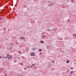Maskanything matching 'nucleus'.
Wrapping results in <instances>:
<instances>
[{
    "label": "nucleus",
    "instance_id": "nucleus-1",
    "mask_svg": "<svg viewBox=\"0 0 76 76\" xmlns=\"http://www.w3.org/2000/svg\"><path fill=\"white\" fill-rule=\"evenodd\" d=\"M30 56H35V53L34 52H31L30 53Z\"/></svg>",
    "mask_w": 76,
    "mask_h": 76
},
{
    "label": "nucleus",
    "instance_id": "nucleus-2",
    "mask_svg": "<svg viewBox=\"0 0 76 76\" xmlns=\"http://www.w3.org/2000/svg\"><path fill=\"white\" fill-rule=\"evenodd\" d=\"M6 56L5 57L6 58H9V57L10 56V55L9 54H6Z\"/></svg>",
    "mask_w": 76,
    "mask_h": 76
},
{
    "label": "nucleus",
    "instance_id": "nucleus-3",
    "mask_svg": "<svg viewBox=\"0 0 76 76\" xmlns=\"http://www.w3.org/2000/svg\"><path fill=\"white\" fill-rule=\"evenodd\" d=\"M12 58V56H10L8 58V60H11Z\"/></svg>",
    "mask_w": 76,
    "mask_h": 76
},
{
    "label": "nucleus",
    "instance_id": "nucleus-4",
    "mask_svg": "<svg viewBox=\"0 0 76 76\" xmlns=\"http://www.w3.org/2000/svg\"><path fill=\"white\" fill-rule=\"evenodd\" d=\"M20 39H23L25 41H26V40H25V37H20Z\"/></svg>",
    "mask_w": 76,
    "mask_h": 76
},
{
    "label": "nucleus",
    "instance_id": "nucleus-5",
    "mask_svg": "<svg viewBox=\"0 0 76 76\" xmlns=\"http://www.w3.org/2000/svg\"><path fill=\"white\" fill-rule=\"evenodd\" d=\"M40 42H41V43H44V42L42 41V40H41L40 41Z\"/></svg>",
    "mask_w": 76,
    "mask_h": 76
},
{
    "label": "nucleus",
    "instance_id": "nucleus-6",
    "mask_svg": "<svg viewBox=\"0 0 76 76\" xmlns=\"http://www.w3.org/2000/svg\"><path fill=\"white\" fill-rule=\"evenodd\" d=\"M66 63H69V60H67L66 61Z\"/></svg>",
    "mask_w": 76,
    "mask_h": 76
},
{
    "label": "nucleus",
    "instance_id": "nucleus-7",
    "mask_svg": "<svg viewBox=\"0 0 76 76\" xmlns=\"http://www.w3.org/2000/svg\"><path fill=\"white\" fill-rule=\"evenodd\" d=\"M45 37H46V36H45V35H43L42 36V37L43 38H45Z\"/></svg>",
    "mask_w": 76,
    "mask_h": 76
},
{
    "label": "nucleus",
    "instance_id": "nucleus-8",
    "mask_svg": "<svg viewBox=\"0 0 76 76\" xmlns=\"http://www.w3.org/2000/svg\"><path fill=\"white\" fill-rule=\"evenodd\" d=\"M4 31H5V30H6V28H4Z\"/></svg>",
    "mask_w": 76,
    "mask_h": 76
},
{
    "label": "nucleus",
    "instance_id": "nucleus-9",
    "mask_svg": "<svg viewBox=\"0 0 76 76\" xmlns=\"http://www.w3.org/2000/svg\"><path fill=\"white\" fill-rule=\"evenodd\" d=\"M73 73V71H71L70 72V73Z\"/></svg>",
    "mask_w": 76,
    "mask_h": 76
},
{
    "label": "nucleus",
    "instance_id": "nucleus-10",
    "mask_svg": "<svg viewBox=\"0 0 76 76\" xmlns=\"http://www.w3.org/2000/svg\"><path fill=\"white\" fill-rule=\"evenodd\" d=\"M18 53L19 54H21V52L20 51H19Z\"/></svg>",
    "mask_w": 76,
    "mask_h": 76
},
{
    "label": "nucleus",
    "instance_id": "nucleus-11",
    "mask_svg": "<svg viewBox=\"0 0 76 76\" xmlns=\"http://www.w3.org/2000/svg\"><path fill=\"white\" fill-rule=\"evenodd\" d=\"M32 50H35V48H34L32 49Z\"/></svg>",
    "mask_w": 76,
    "mask_h": 76
},
{
    "label": "nucleus",
    "instance_id": "nucleus-12",
    "mask_svg": "<svg viewBox=\"0 0 76 76\" xmlns=\"http://www.w3.org/2000/svg\"><path fill=\"white\" fill-rule=\"evenodd\" d=\"M42 51V50L40 49L39 50V51L40 52V51Z\"/></svg>",
    "mask_w": 76,
    "mask_h": 76
},
{
    "label": "nucleus",
    "instance_id": "nucleus-13",
    "mask_svg": "<svg viewBox=\"0 0 76 76\" xmlns=\"http://www.w3.org/2000/svg\"><path fill=\"white\" fill-rule=\"evenodd\" d=\"M47 31H50V30L49 29H48Z\"/></svg>",
    "mask_w": 76,
    "mask_h": 76
},
{
    "label": "nucleus",
    "instance_id": "nucleus-14",
    "mask_svg": "<svg viewBox=\"0 0 76 76\" xmlns=\"http://www.w3.org/2000/svg\"><path fill=\"white\" fill-rule=\"evenodd\" d=\"M30 67H31L30 66H29L28 67H27V68L28 69V68H29Z\"/></svg>",
    "mask_w": 76,
    "mask_h": 76
},
{
    "label": "nucleus",
    "instance_id": "nucleus-15",
    "mask_svg": "<svg viewBox=\"0 0 76 76\" xmlns=\"http://www.w3.org/2000/svg\"><path fill=\"white\" fill-rule=\"evenodd\" d=\"M20 65H21V66H22V65H23V64L22 63H20Z\"/></svg>",
    "mask_w": 76,
    "mask_h": 76
},
{
    "label": "nucleus",
    "instance_id": "nucleus-16",
    "mask_svg": "<svg viewBox=\"0 0 76 76\" xmlns=\"http://www.w3.org/2000/svg\"><path fill=\"white\" fill-rule=\"evenodd\" d=\"M21 58H24V57L23 56H22V57H21Z\"/></svg>",
    "mask_w": 76,
    "mask_h": 76
},
{
    "label": "nucleus",
    "instance_id": "nucleus-17",
    "mask_svg": "<svg viewBox=\"0 0 76 76\" xmlns=\"http://www.w3.org/2000/svg\"><path fill=\"white\" fill-rule=\"evenodd\" d=\"M24 70H26V68H24Z\"/></svg>",
    "mask_w": 76,
    "mask_h": 76
},
{
    "label": "nucleus",
    "instance_id": "nucleus-18",
    "mask_svg": "<svg viewBox=\"0 0 76 76\" xmlns=\"http://www.w3.org/2000/svg\"><path fill=\"white\" fill-rule=\"evenodd\" d=\"M35 64H33L32 65V66H34V65H35Z\"/></svg>",
    "mask_w": 76,
    "mask_h": 76
},
{
    "label": "nucleus",
    "instance_id": "nucleus-19",
    "mask_svg": "<svg viewBox=\"0 0 76 76\" xmlns=\"http://www.w3.org/2000/svg\"><path fill=\"white\" fill-rule=\"evenodd\" d=\"M74 35H75V37H76V34H74Z\"/></svg>",
    "mask_w": 76,
    "mask_h": 76
},
{
    "label": "nucleus",
    "instance_id": "nucleus-20",
    "mask_svg": "<svg viewBox=\"0 0 76 76\" xmlns=\"http://www.w3.org/2000/svg\"><path fill=\"white\" fill-rule=\"evenodd\" d=\"M73 68H71V70H72V69H73Z\"/></svg>",
    "mask_w": 76,
    "mask_h": 76
},
{
    "label": "nucleus",
    "instance_id": "nucleus-21",
    "mask_svg": "<svg viewBox=\"0 0 76 76\" xmlns=\"http://www.w3.org/2000/svg\"><path fill=\"white\" fill-rule=\"evenodd\" d=\"M5 33H6V31H5L4 33V34H5Z\"/></svg>",
    "mask_w": 76,
    "mask_h": 76
},
{
    "label": "nucleus",
    "instance_id": "nucleus-22",
    "mask_svg": "<svg viewBox=\"0 0 76 76\" xmlns=\"http://www.w3.org/2000/svg\"><path fill=\"white\" fill-rule=\"evenodd\" d=\"M30 67H31H31H32V65L31 66H30Z\"/></svg>",
    "mask_w": 76,
    "mask_h": 76
},
{
    "label": "nucleus",
    "instance_id": "nucleus-23",
    "mask_svg": "<svg viewBox=\"0 0 76 76\" xmlns=\"http://www.w3.org/2000/svg\"><path fill=\"white\" fill-rule=\"evenodd\" d=\"M52 63H54V61H52Z\"/></svg>",
    "mask_w": 76,
    "mask_h": 76
},
{
    "label": "nucleus",
    "instance_id": "nucleus-24",
    "mask_svg": "<svg viewBox=\"0 0 76 76\" xmlns=\"http://www.w3.org/2000/svg\"><path fill=\"white\" fill-rule=\"evenodd\" d=\"M71 1H73V0H71Z\"/></svg>",
    "mask_w": 76,
    "mask_h": 76
},
{
    "label": "nucleus",
    "instance_id": "nucleus-25",
    "mask_svg": "<svg viewBox=\"0 0 76 76\" xmlns=\"http://www.w3.org/2000/svg\"><path fill=\"white\" fill-rule=\"evenodd\" d=\"M18 59H20V58H18Z\"/></svg>",
    "mask_w": 76,
    "mask_h": 76
},
{
    "label": "nucleus",
    "instance_id": "nucleus-26",
    "mask_svg": "<svg viewBox=\"0 0 76 76\" xmlns=\"http://www.w3.org/2000/svg\"><path fill=\"white\" fill-rule=\"evenodd\" d=\"M8 31H9V29L8 30Z\"/></svg>",
    "mask_w": 76,
    "mask_h": 76
},
{
    "label": "nucleus",
    "instance_id": "nucleus-27",
    "mask_svg": "<svg viewBox=\"0 0 76 76\" xmlns=\"http://www.w3.org/2000/svg\"><path fill=\"white\" fill-rule=\"evenodd\" d=\"M1 58V56H0V58Z\"/></svg>",
    "mask_w": 76,
    "mask_h": 76
},
{
    "label": "nucleus",
    "instance_id": "nucleus-28",
    "mask_svg": "<svg viewBox=\"0 0 76 76\" xmlns=\"http://www.w3.org/2000/svg\"><path fill=\"white\" fill-rule=\"evenodd\" d=\"M51 4H50V6H51Z\"/></svg>",
    "mask_w": 76,
    "mask_h": 76
},
{
    "label": "nucleus",
    "instance_id": "nucleus-29",
    "mask_svg": "<svg viewBox=\"0 0 76 76\" xmlns=\"http://www.w3.org/2000/svg\"><path fill=\"white\" fill-rule=\"evenodd\" d=\"M16 45H17L18 44V43H16Z\"/></svg>",
    "mask_w": 76,
    "mask_h": 76
},
{
    "label": "nucleus",
    "instance_id": "nucleus-30",
    "mask_svg": "<svg viewBox=\"0 0 76 76\" xmlns=\"http://www.w3.org/2000/svg\"><path fill=\"white\" fill-rule=\"evenodd\" d=\"M17 75V76H19V75Z\"/></svg>",
    "mask_w": 76,
    "mask_h": 76
},
{
    "label": "nucleus",
    "instance_id": "nucleus-31",
    "mask_svg": "<svg viewBox=\"0 0 76 76\" xmlns=\"http://www.w3.org/2000/svg\"><path fill=\"white\" fill-rule=\"evenodd\" d=\"M20 76H23V75H20Z\"/></svg>",
    "mask_w": 76,
    "mask_h": 76
},
{
    "label": "nucleus",
    "instance_id": "nucleus-32",
    "mask_svg": "<svg viewBox=\"0 0 76 76\" xmlns=\"http://www.w3.org/2000/svg\"><path fill=\"white\" fill-rule=\"evenodd\" d=\"M10 75H12V74H10Z\"/></svg>",
    "mask_w": 76,
    "mask_h": 76
},
{
    "label": "nucleus",
    "instance_id": "nucleus-33",
    "mask_svg": "<svg viewBox=\"0 0 76 76\" xmlns=\"http://www.w3.org/2000/svg\"><path fill=\"white\" fill-rule=\"evenodd\" d=\"M20 41V40H19Z\"/></svg>",
    "mask_w": 76,
    "mask_h": 76
}]
</instances>
